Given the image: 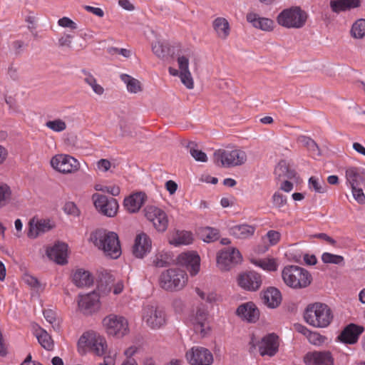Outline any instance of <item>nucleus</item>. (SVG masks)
I'll use <instances>...</instances> for the list:
<instances>
[{"mask_svg": "<svg viewBox=\"0 0 365 365\" xmlns=\"http://www.w3.org/2000/svg\"><path fill=\"white\" fill-rule=\"evenodd\" d=\"M190 150V153L192 157L198 162L205 163L207 161V155L201 150L197 149V146L193 142H190L187 145Z\"/></svg>", "mask_w": 365, "mask_h": 365, "instance_id": "nucleus-48", "label": "nucleus"}, {"mask_svg": "<svg viewBox=\"0 0 365 365\" xmlns=\"http://www.w3.org/2000/svg\"><path fill=\"white\" fill-rule=\"evenodd\" d=\"M260 298L263 304L269 309H276L279 307L282 301V295L279 289L269 287L260 293Z\"/></svg>", "mask_w": 365, "mask_h": 365, "instance_id": "nucleus-22", "label": "nucleus"}, {"mask_svg": "<svg viewBox=\"0 0 365 365\" xmlns=\"http://www.w3.org/2000/svg\"><path fill=\"white\" fill-rule=\"evenodd\" d=\"M58 25L63 28H69L75 30L77 29V24L68 17H63L58 19Z\"/></svg>", "mask_w": 365, "mask_h": 365, "instance_id": "nucleus-56", "label": "nucleus"}, {"mask_svg": "<svg viewBox=\"0 0 365 365\" xmlns=\"http://www.w3.org/2000/svg\"><path fill=\"white\" fill-rule=\"evenodd\" d=\"M351 192L354 200L361 205L365 204V194L361 188L356 187H351Z\"/></svg>", "mask_w": 365, "mask_h": 365, "instance_id": "nucleus-53", "label": "nucleus"}, {"mask_svg": "<svg viewBox=\"0 0 365 365\" xmlns=\"http://www.w3.org/2000/svg\"><path fill=\"white\" fill-rule=\"evenodd\" d=\"M94 245L111 259H118L122 253L118 235L114 232L98 230L90 237Z\"/></svg>", "mask_w": 365, "mask_h": 365, "instance_id": "nucleus-2", "label": "nucleus"}, {"mask_svg": "<svg viewBox=\"0 0 365 365\" xmlns=\"http://www.w3.org/2000/svg\"><path fill=\"white\" fill-rule=\"evenodd\" d=\"M111 167V163L106 159H101L97 163V168L102 172H107Z\"/></svg>", "mask_w": 365, "mask_h": 365, "instance_id": "nucleus-58", "label": "nucleus"}, {"mask_svg": "<svg viewBox=\"0 0 365 365\" xmlns=\"http://www.w3.org/2000/svg\"><path fill=\"white\" fill-rule=\"evenodd\" d=\"M142 319L146 325L153 329H158L166 324L167 315L165 310L157 305L146 304L142 310Z\"/></svg>", "mask_w": 365, "mask_h": 365, "instance_id": "nucleus-11", "label": "nucleus"}, {"mask_svg": "<svg viewBox=\"0 0 365 365\" xmlns=\"http://www.w3.org/2000/svg\"><path fill=\"white\" fill-rule=\"evenodd\" d=\"M63 211L66 214L73 217H77L80 214L78 208L73 202H67L63 206Z\"/></svg>", "mask_w": 365, "mask_h": 365, "instance_id": "nucleus-54", "label": "nucleus"}, {"mask_svg": "<svg viewBox=\"0 0 365 365\" xmlns=\"http://www.w3.org/2000/svg\"><path fill=\"white\" fill-rule=\"evenodd\" d=\"M178 64L180 70V78L183 85L188 89L194 87V81L189 71V59L184 56L178 57Z\"/></svg>", "mask_w": 365, "mask_h": 365, "instance_id": "nucleus-27", "label": "nucleus"}, {"mask_svg": "<svg viewBox=\"0 0 365 365\" xmlns=\"http://www.w3.org/2000/svg\"><path fill=\"white\" fill-rule=\"evenodd\" d=\"M362 169L351 167L346 170V179L350 187H356L362 180Z\"/></svg>", "mask_w": 365, "mask_h": 365, "instance_id": "nucleus-37", "label": "nucleus"}, {"mask_svg": "<svg viewBox=\"0 0 365 365\" xmlns=\"http://www.w3.org/2000/svg\"><path fill=\"white\" fill-rule=\"evenodd\" d=\"M281 238V233L276 230H269L266 235L263 237V240L267 239L270 246L277 245Z\"/></svg>", "mask_w": 365, "mask_h": 365, "instance_id": "nucleus-50", "label": "nucleus"}, {"mask_svg": "<svg viewBox=\"0 0 365 365\" xmlns=\"http://www.w3.org/2000/svg\"><path fill=\"white\" fill-rule=\"evenodd\" d=\"M303 360L306 365H335L332 353L327 350L309 351Z\"/></svg>", "mask_w": 365, "mask_h": 365, "instance_id": "nucleus-19", "label": "nucleus"}, {"mask_svg": "<svg viewBox=\"0 0 365 365\" xmlns=\"http://www.w3.org/2000/svg\"><path fill=\"white\" fill-rule=\"evenodd\" d=\"M45 126L56 133H61L66 130V123L61 118H55L46 122Z\"/></svg>", "mask_w": 365, "mask_h": 365, "instance_id": "nucleus-46", "label": "nucleus"}, {"mask_svg": "<svg viewBox=\"0 0 365 365\" xmlns=\"http://www.w3.org/2000/svg\"><path fill=\"white\" fill-rule=\"evenodd\" d=\"M363 331V327L351 324L344 328L339 336V339L346 344H354L357 342Z\"/></svg>", "mask_w": 365, "mask_h": 365, "instance_id": "nucleus-28", "label": "nucleus"}, {"mask_svg": "<svg viewBox=\"0 0 365 365\" xmlns=\"http://www.w3.org/2000/svg\"><path fill=\"white\" fill-rule=\"evenodd\" d=\"M274 175L277 180L294 179L296 177L294 170H290L286 162L280 161L274 169Z\"/></svg>", "mask_w": 365, "mask_h": 365, "instance_id": "nucleus-36", "label": "nucleus"}, {"mask_svg": "<svg viewBox=\"0 0 365 365\" xmlns=\"http://www.w3.org/2000/svg\"><path fill=\"white\" fill-rule=\"evenodd\" d=\"M34 334L41 346L47 351H52L54 348V341L51 336L43 329L38 327Z\"/></svg>", "mask_w": 365, "mask_h": 365, "instance_id": "nucleus-34", "label": "nucleus"}, {"mask_svg": "<svg viewBox=\"0 0 365 365\" xmlns=\"http://www.w3.org/2000/svg\"><path fill=\"white\" fill-rule=\"evenodd\" d=\"M22 280L31 289H34L37 292L41 291L44 288L43 285L37 279V278L29 273H25L22 276Z\"/></svg>", "mask_w": 365, "mask_h": 365, "instance_id": "nucleus-47", "label": "nucleus"}, {"mask_svg": "<svg viewBox=\"0 0 365 365\" xmlns=\"http://www.w3.org/2000/svg\"><path fill=\"white\" fill-rule=\"evenodd\" d=\"M120 79L126 85L129 93H137L141 91L140 81L132 76L123 73L120 75Z\"/></svg>", "mask_w": 365, "mask_h": 365, "instance_id": "nucleus-40", "label": "nucleus"}, {"mask_svg": "<svg viewBox=\"0 0 365 365\" xmlns=\"http://www.w3.org/2000/svg\"><path fill=\"white\" fill-rule=\"evenodd\" d=\"M361 0H331L330 8L334 13H341L360 6Z\"/></svg>", "mask_w": 365, "mask_h": 365, "instance_id": "nucleus-31", "label": "nucleus"}, {"mask_svg": "<svg viewBox=\"0 0 365 365\" xmlns=\"http://www.w3.org/2000/svg\"><path fill=\"white\" fill-rule=\"evenodd\" d=\"M322 260L325 264H344V259L342 256L324 252L322 255Z\"/></svg>", "mask_w": 365, "mask_h": 365, "instance_id": "nucleus-49", "label": "nucleus"}, {"mask_svg": "<svg viewBox=\"0 0 365 365\" xmlns=\"http://www.w3.org/2000/svg\"><path fill=\"white\" fill-rule=\"evenodd\" d=\"M185 358L190 365H212L214 356L210 349L201 346H194L189 349Z\"/></svg>", "mask_w": 365, "mask_h": 365, "instance_id": "nucleus-13", "label": "nucleus"}, {"mask_svg": "<svg viewBox=\"0 0 365 365\" xmlns=\"http://www.w3.org/2000/svg\"><path fill=\"white\" fill-rule=\"evenodd\" d=\"M212 28L216 36L220 40H226L231 32L229 21L224 17H217L212 21Z\"/></svg>", "mask_w": 365, "mask_h": 365, "instance_id": "nucleus-29", "label": "nucleus"}, {"mask_svg": "<svg viewBox=\"0 0 365 365\" xmlns=\"http://www.w3.org/2000/svg\"><path fill=\"white\" fill-rule=\"evenodd\" d=\"M177 260L180 264L187 268L191 276H195L200 272V257L196 252L181 253Z\"/></svg>", "mask_w": 365, "mask_h": 365, "instance_id": "nucleus-20", "label": "nucleus"}, {"mask_svg": "<svg viewBox=\"0 0 365 365\" xmlns=\"http://www.w3.org/2000/svg\"><path fill=\"white\" fill-rule=\"evenodd\" d=\"M213 160L217 165L224 168L239 166L247 161V153L238 148L219 149L214 153Z\"/></svg>", "mask_w": 365, "mask_h": 365, "instance_id": "nucleus-8", "label": "nucleus"}, {"mask_svg": "<svg viewBox=\"0 0 365 365\" xmlns=\"http://www.w3.org/2000/svg\"><path fill=\"white\" fill-rule=\"evenodd\" d=\"M272 202L275 207H282L287 203V197L279 192H276L272 196Z\"/></svg>", "mask_w": 365, "mask_h": 365, "instance_id": "nucleus-55", "label": "nucleus"}, {"mask_svg": "<svg viewBox=\"0 0 365 365\" xmlns=\"http://www.w3.org/2000/svg\"><path fill=\"white\" fill-rule=\"evenodd\" d=\"M255 232V227L247 224L234 225L230 228V233L238 239L251 237Z\"/></svg>", "mask_w": 365, "mask_h": 365, "instance_id": "nucleus-32", "label": "nucleus"}, {"mask_svg": "<svg viewBox=\"0 0 365 365\" xmlns=\"http://www.w3.org/2000/svg\"><path fill=\"white\" fill-rule=\"evenodd\" d=\"M307 339L309 342L314 346H321L325 340V337L316 331H310Z\"/></svg>", "mask_w": 365, "mask_h": 365, "instance_id": "nucleus-52", "label": "nucleus"}, {"mask_svg": "<svg viewBox=\"0 0 365 365\" xmlns=\"http://www.w3.org/2000/svg\"><path fill=\"white\" fill-rule=\"evenodd\" d=\"M198 234L200 238L205 242L216 241L219 238V232L217 229L206 227L199 230Z\"/></svg>", "mask_w": 365, "mask_h": 365, "instance_id": "nucleus-41", "label": "nucleus"}, {"mask_svg": "<svg viewBox=\"0 0 365 365\" xmlns=\"http://www.w3.org/2000/svg\"><path fill=\"white\" fill-rule=\"evenodd\" d=\"M115 353L109 351L108 354L104 356L103 363L100 365H115Z\"/></svg>", "mask_w": 365, "mask_h": 365, "instance_id": "nucleus-59", "label": "nucleus"}, {"mask_svg": "<svg viewBox=\"0 0 365 365\" xmlns=\"http://www.w3.org/2000/svg\"><path fill=\"white\" fill-rule=\"evenodd\" d=\"M152 249V241L145 232L138 234L135 238L133 247V254L137 258H143Z\"/></svg>", "mask_w": 365, "mask_h": 365, "instance_id": "nucleus-21", "label": "nucleus"}, {"mask_svg": "<svg viewBox=\"0 0 365 365\" xmlns=\"http://www.w3.org/2000/svg\"><path fill=\"white\" fill-rule=\"evenodd\" d=\"M289 179L282 180L280 185V189L286 192H289L293 190V183L289 181Z\"/></svg>", "mask_w": 365, "mask_h": 365, "instance_id": "nucleus-61", "label": "nucleus"}, {"mask_svg": "<svg viewBox=\"0 0 365 365\" xmlns=\"http://www.w3.org/2000/svg\"><path fill=\"white\" fill-rule=\"evenodd\" d=\"M73 282L77 287H84L91 285L93 279L89 272L80 269L74 272Z\"/></svg>", "mask_w": 365, "mask_h": 365, "instance_id": "nucleus-35", "label": "nucleus"}, {"mask_svg": "<svg viewBox=\"0 0 365 365\" xmlns=\"http://www.w3.org/2000/svg\"><path fill=\"white\" fill-rule=\"evenodd\" d=\"M172 261V256L169 252L160 251L155 255L153 263L155 267H166Z\"/></svg>", "mask_w": 365, "mask_h": 365, "instance_id": "nucleus-44", "label": "nucleus"}, {"mask_svg": "<svg viewBox=\"0 0 365 365\" xmlns=\"http://www.w3.org/2000/svg\"><path fill=\"white\" fill-rule=\"evenodd\" d=\"M48 257L59 264L67 263L68 245L63 242H57L46 250Z\"/></svg>", "mask_w": 365, "mask_h": 365, "instance_id": "nucleus-26", "label": "nucleus"}, {"mask_svg": "<svg viewBox=\"0 0 365 365\" xmlns=\"http://www.w3.org/2000/svg\"><path fill=\"white\" fill-rule=\"evenodd\" d=\"M279 344L280 340L277 334H268L257 344L259 353L262 356H274L279 351Z\"/></svg>", "mask_w": 365, "mask_h": 365, "instance_id": "nucleus-17", "label": "nucleus"}, {"mask_svg": "<svg viewBox=\"0 0 365 365\" xmlns=\"http://www.w3.org/2000/svg\"><path fill=\"white\" fill-rule=\"evenodd\" d=\"M79 348H87L97 356H103L108 348L106 338L98 332H85L78 340Z\"/></svg>", "mask_w": 365, "mask_h": 365, "instance_id": "nucleus-10", "label": "nucleus"}, {"mask_svg": "<svg viewBox=\"0 0 365 365\" xmlns=\"http://www.w3.org/2000/svg\"><path fill=\"white\" fill-rule=\"evenodd\" d=\"M282 277L284 284L292 289H303L312 282V276L305 269L296 265H288L282 271Z\"/></svg>", "mask_w": 365, "mask_h": 365, "instance_id": "nucleus-5", "label": "nucleus"}, {"mask_svg": "<svg viewBox=\"0 0 365 365\" xmlns=\"http://www.w3.org/2000/svg\"><path fill=\"white\" fill-rule=\"evenodd\" d=\"M54 227V224L48 219L32 218L29 222L28 237L36 238L39 235L49 231Z\"/></svg>", "mask_w": 365, "mask_h": 365, "instance_id": "nucleus-24", "label": "nucleus"}, {"mask_svg": "<svg viewBox=\"0 0 365 365\" xmlns=\"http://www.w3.org/2000/svg\"><path fill=\"white\" fill-rule=\"evenodd\" d=\"M250 262L254 265L260 267L264 271L274 272L277 269L278 264L273 258L255 259L252 258Z\"/></svg>", "mask_w": 365, "mask_h": 365, "instance_id": "nucleus-38", "label": "nucleus"}, {"mask_svg": "<svg viewBox=\"0 0 365 365\" xmlns=\"http://www.w3.org/2000/svg\"><path fill=\"white\" fill-rule=\"evenodd\" d=\"M146 199V195L143 192H136L130 195L124 200L125 208L131 213L139 211Z\"/></svg>", "mask_w": 365, "mask_h": 365, "instance_id": "nucleus-30", "label": "nucleus"}, {"mask_svg": "<svg viewBox=\"0 0 365 365\" xmlns=\"http://www.w3.org/2000/svg\"><path fill=\"white\" fill-rule=\"evenodd\" d=\"M351 36L356 39L365 37V19L356 20L351 28Z\"/></svg>", "mask_w": 365, "mask_h": 365, "instance_id": "nucleus-42", "label": "nucleus"}, {"mask_svg": "<svg viewBox=\"0 0 365 365\" xmlns=\"http://www.w3.org/2000/svg\"><path fill=\"white\" fill-rule=\"evenodd\" d=\"M144 215L158 232H164L168 227L169 220L166 212L155 205H147L144 210Z\"/></svg>", "mask_w": 365, "mask_h": 365, "instance_id": "nucleus-12", "label": "nucleus"}, {"mask_svg": "<svg viewBox=\"0 0 365 365\" xmlns=\"http://www.w3.org/2000/svg\"><path fill=\"white\" fill-rule=\"evenodd\" d=\"M236 314L242 320L250 323H255L259 318V310L252 302L240 305L236 310Z\"/></svg>", "mask_w": 365, "mask_h": 365, "instance_id": "nucleus-23", "label": "nucleus"}, {"mask_svg": "<svg viewBox=\"0 0 365 365\" xmlns=\"http://www.w3.org/2000/svg\"><path fill=\"white\" fill-rule=\"evenodd\" d=\"M308 16L307 12L300 6H293L279 12L276 20L284 28L299 29L305 26Z\"/></svg>", "mask_w": 365, "mask_h": 365, "instance_id": "nucleus-4", "label": "nucleus"}, {"mask_svg": "<svg viewBox=\"0 0 365 365\" xmlns=\"http://www.w3.org/2000/svg\"><path fill=\"white\" fill-rule=\"evenodd\" d=\"M194 331L201 338L209 336L212 332L209 314L204 305L200 304L189 317Z\"/></svg>", "mask_w": 365, "mask_h": 365, "instance_id": "nucleus-9", "label": "nucleus"}, {"mask_svg": "<svg viewBox=\"0 0 365 365\" xmlns=\"http://www.w3.org/2000/svg\"><path fill=\"white\" fill-rule=\"evenodd\" d=\"M305 322L316 328L327 327L333 319L331 309L325 304L316 302L309 304L304 313Z\"/></svg>", "mask_w": 365, "mask_h": 365, "instance_id": "nucleus-3", "label": "nucleus"}, {"mask_svg": "<svg viewBox=\"0 0 365 365\" xmlns=\"http://www.w3.org/2000/svg\"><path fill=\"white\" fill-rule=\"evenodd\" d=\"M12 191L6 183H0V208L6 206L11 200Z\"/></svg>", "mask_w": 365, "mask_h": 365, "instance_id": "nucleus-45", "label": "nucleus"}, {"mask_svg": "<svg viewBox=\"0 0 365 365\" xmlns=\"http://www.w3.org/2000/svg\"><path fill=\"white\" fill-rule=\"evenodd\" d=\"M237 284L243 289L249 292L257 291L262 284L261 274L253 272H246L240 274L237 279Z\"/></svg>", "mask_w": 365, "mask_h": 365, "instance_id": "nucleus-18", "label": "nucleus"}, {"mask_svg": "<svg viewBox=\"0 0 365 365\" xmlns=\"http://www.w3.org/2000/svg\"><path fill=\"white\" fill-rule=\"evenodd\" d=\"M124 289L125 282L123 279L115 278L110 272H106L102 274L96 291L78 295V309L85 315H92L101 309V297H107L110 293L114 295H119L123 292Z\"/></svg>", "mask_w": 365, "mask_h": 365, "instance_id": "nucleus-1", "label": "nucleus"}, {"mask_svg": "<svg viewBox=\"0 0 365 365\" xmlns=\"http://www.w3.org/2000/svg\"><path fill=\"white\" fill-rule=\"evenodd\" d=\"M118 4L127 11H133L135 7L129 0H119Z\"/></svg>", "mask_w": 365, "mask_h": 365, "instance_id": "nucleus-64", "label": "nucleus"}, {"mask_svg": "<svg viewBox=\"0 0 365 365\" xmlns=\"http://www.w3.org/2000/svg\"><path fill=\"white\" fill-rule=\"evenodd\" d=\"M51 167L59 173L68 174L77 171L79 162L73 157L66 154H58L51 160Z\"/></svg>", "mask_w": 365, "mask_h": 365, "instance_id": "nucleus-14", "label": "nucleus"}, {"mask_svg": "<svg viewBox=\"0 0 365 365\" xmlns=\"http://www.w3.org/2000/svg\"><path fill=\"white\" fill-rule=\"evenodd\" d=\"M299 140L307 149L310 146H313V145H314V140L307 136H301V137H299Z\"/></svg>", "mask_w": 365, "mask_h": 365, "instance_id": "nucleus-63", "label": "nucleus"}, {"mask_svg": "<svg viewBox=\"0 0 365 365\" xmlns=\"http://www.w3.org/2000/svg\"><path fill=\"white\" fill-rule=\"evenodd\" d=\"M102 326L108 336L116 339H123L130 333L128 320L122 315L108 314L103 319Z\"/></svg>", "mask_w": 365, "mask_h": 365, "instance_id": "nucleus-6", "label": "nucleus"}, {"mask_svg": "<svg viewBox=\"0 0 365 365\" xmlns=\"http://www.w3.org/2000/svg\"><path fill=\"white\" fill-rule=\"evenodd\" d=\"M152 50L155 55L159 58H163L168 53V48L160 41H157L152 45Z\"/></svg>", "mask_w": 365, "mask_h": 365, "instance_id": "nucleus-51", "label": "nucleus"}, {"mask_svg": "<svg viewBox=\"0 0 365 365\" xmlns=\"http://www.w3.org/2000/svg\"><path fill=\"white\" fill-rule=\"evenodd\" d=\"M242 261L240 251L234 247L221 250L217 256V264L222 271H227Z\"/></svg>", "mask_w": 365, "mask_h": 365, "instance_id": "nucleus-15", "label": "nucleus"}, {"mask_svg": "<svg viewBox=\"0 0 365 365\" xmlns=\"http://www.w3.org/2000/svg\"><path fill=\"white\" fill-rule=\"evenodd\" d=\"M43 316L46 320L50 324H53L56 321V314L51 309L44 310Z\"/></svg>", "mask_w": 365, "mask_h": 365, "instance_id": "nucleus-62", "label": "nucleus"}, {"mask_svg": "<svg viewBox=\"0 0 365 365\" xmlns=\"http://www.w3.org/2000/svg\"><path fill=\"white\" fill-rule=\"evenodd\" d=\"M73 38V36L69 34H63L59 38H58V45L59 46H66V47H71L72 43V39Z\"/></svg>", "mask_w": 365, "mask_h": 365, "instance_id": "nucleus-57", "label": "nucleus"}, {"mask_svg": "<svg viewBox=\"0 0 365 365\" xmlns=\"http://www.w3.org/2000/svg\"><path fill=\"white\" fill-rule=\"evenodd\" d=\"M309 189L317 193H324L327 192V186L322 178L317 176H312L308 180Z\"/></svg>", "mask_w": 365, "mask_h": 365, "instance_id": "nucleus-39", "label": "nucleus"}, {"mask_svg": "<svg viewBox=\"0 0 365 365\" xmlns=\"http://www.w3.org/2000/svg\"><path fill=\"white\" fill-rule=\"evenodd\" d=\"M246 20L254 28L262 30L263 31H272L275 27L274 22L272 19L261 17L255 12H249L247 14Z\"/></svg>", "mask_w": 365, "mask_h": 365, "instance_id": "nucleus-25", "label": "nucleus"}, {"mask_svg": "<svg viewBox=\"0 0 365 365\" xmlns=\"http://www.w3.org/2000/svg\"><path fill=\"white\" fill-rule=\"evenodd\" d=\"M84 9L87 11L91 12L98 17H103L104 16V11L101 8L93 7L91 6H85Z\"/></svg>", "mask_w": 365, "mask_h": 365, "instance_id": "nucleus-60", "label": "nucleus"}, {"mask_svg": "<svg viewBox=\"0 0 365 365\" xmlns=\"http://www.w3.org/2000/svg\"><path fill=\"white\" fill-rule=\"evenodd\" d=\"M83 73L85 76L84 81L92 88L93 91L98 96L103 95L104 88L97 83L96 78L91 73L85 70L83 71Z\"/></svg>", "mask_w": 365, "mask_h": 365, "instance_id": "nucleus-43", "label": "nucleus"}, {"mask_svg": "<svg viewBox=\"0 0 365 365\" xmlns=\"http://www.w3.org/2000/svg\"><path fill=\"white\" fill-rule=\"evenodd\" d=\"M96 208L104 215L113 217L117 213L118 203L115 199H108L106 196L95 193L92 195Z\"/></svg>", "mask_w": 365, "mask_h": 365, "instance_id": "nucleus-16", "label": "nucleus"}, {"mask_svg": "<svg viewBox=\"0 0 365 365\" xmlns=\"http://www.w3.org/2000/svg\"><path fill=\"white\" fill-rule=\"evenodd\" d=\"M193 235L192 232L185 230L177 231L169 240L170 245L175 247L180 245H188L193 242Z\"/></svg>", "mask_w": 365, "mask_h": 365, "instance_id": "nucleus-33", "label": "nucleus"}, {"mask_svg": "<svg viewBox=\"0 0 365 365\" xmlns=\"http://www.w3.org/2000/svg\"><path fill=\"white\" fill-rule=\"evenodd\" d=\"M187 282V274L180 268H170L163 272L159 278L160 286L167 291L182 289Z\"/></svg>", "mask_w": 365, "mask_h": 365, "instance_id": "nucleus-7", "label": "nucleus"}]
</instances>
